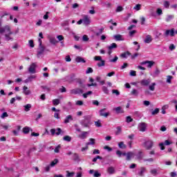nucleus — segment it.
<instances>
[{
  "label": "nucleus",
  "instance_id": "obj_1",
  "mask_svg": "<svg viewBox=\"0 0 177 177\" xmlns=\"http://www.w3.org/2000/svg\"><path fill=\"white\" fill-rule=\"evenodd\" d=\"M6 33L5 37L6 41H10V39H13L12 38L10 37V35H12L13 32L10 31V26H6L4 27L0 28V34H3Z\"/></svg>",
  "mask_w": 177,
  "mask_h": 177
},
{
  "label": "nucleus",
  "instance_id": "obj_2",
  "mask_svg": "<svg viewBox=\"0 0 177 177\" xmlns=\"http://www.w3.org/2000/svg\"><path fill=\"white\" fill-rule=\"evenodd\" d=\"M91 115L84 116V119L81 121L80 124L84 128H89L92 125V122L91 120Z\"/></svg>",
  "mask_w": 177,
  "mask_h": 177
},
{
  "label": "nucleus",
  "instance_id": "obj_3",
  "mask_svg": "<svg viewBox=\"0 0 177 177\" xmlns=\"http://www.w3.org/2000/svg\"><path fill=\"white\" fill-rule=\"evenodd\" d=\"M153 145L154 142H153V140H148L143 143L142 146L143 147H145V149H146V150H151Z\"/></svg>",
  "mask_w": 177,
  "mask_h": 177
},
{
  "label": "nucleus",
  "instance_id": "obj_4",
  "mask_svg": "<svg viewBox=\"0 0 177 177\" xmlns=\"http://www.w3.org/2000/svg\"><path fill=\"white\" fill-rule=\"evenodd\" d=\"M28 71L30 74H35V73H37V63H32L30 65Z\"/></svg>",
  "mask_w": 177,
  "mask_h": 177
},
{
  "label": "nucleus",
  "instance_id": "obj_5",
  "mask_svg": "<svg viewBox=\"0 0 177 177\" xmlns=\"http://www.w3.org/2000/svg\"><path fill=\"white\" fill-rule=\"evenodd\" d=\"M147 64V67L148 68H151L154 64H156V62H154V61H144V62H140V65L141 66H145Z\"/></svg>",
  "mask_w": 177,
  "mask_h": 177
},
{
  "label": "nucleus",
  "instance_id": "obj_6",
  "mask_svg": "<svg viewBox=\"0 0 177 177\" xmlns=\"http://www.w3.org/2000/svg\"><path fill=\"white\" fill-rule=\"evenodd\" d=\"M138 129L140 132H146V129H147V124L145 122L139 123Z\"/></svg>",
  "mask_w": 177,
  "mask_h": 177
},
{
  "label": "nucleus",
  "instance_id": "obj_7",
  "mask_svg": "<svg viewBox=\"0 0 177 177\" xmlns=\"http://www.w3.org/2000/svg\"><path fill=\"white\" fill-rule=\"evenodd\" d=\"M82 20L84 26H89V24H91V17H89V16L84 15Z\"/></svg>",
  "mask_w": 177,
  "mask_h": 177
},
{
  "label": "nucleus",
  "instance_id": "obj_8",
  "mask_svg": "<svg viewBox=\"0 0 177 177\" xmlns=\"http://www.w3.org/2000/svg\"><path fill=\"white\" fill-rule=\"evenodd\" d=\"M44 52H45V46H39V48L37 49V57H41Z\"/></svg>",
  "mask_w": 177,
  "mask_h": 177
},
{
  "label": "nucleus",
  "instance_id": "obj_9",
  "mask_svg": "<svg viewBox=\"0 0 177 177\" xmlns=\"http://www.w3.org/2000/svg\"><path fill=\"white\" fill-rule=\"evenodd\" d=\"M71 95H80L81 93H84V91L81 88H74L71 90Z\"/></svg>",
  "mask_w": 177,
  "mask_h": 177
},
{
  "label": "nucleus",
  "instance_id": "obj_10",
  "mask_svg": "<svg viewBox=\"0 0 177 177\" xmlns=\"http://www.w3.org/2000/svg\"><path fill=\"white\" fill-rule=\"evenodd\" d=\"M88 131H82L80 134L78 135V138L82 140L86 139V138H88Z\"/></svg>",
  "mask_w": 177,
  "mask_h": 177
},
{
  "label": "nucleus",
  "instance_id": "obj_11",
  "mask_svg": "<svg viewBox=\"0 0 177 177\" xmlns=\"http://www.w3.org/2000/svg\"><path fill=\"white\" fill-rule=\"evenodd\" d=\"M104 111H106V108L100 110V117H109L110 115V112L104 113Z\"/></svg>",
  "mask_w": 177,
  "mask_h": 177
},
{
  "label": "nucleus",
  "instance_id": "obj_12",
  "mask_svg": "<svg viewBox=\"0 0 177 177\" xmlns=\"http://www.w3.org/2000/svg\"><path fill=\"white\" fill-rule=\"evenodd\" d=\"M165 37H168V35H170L171 37H174L175 36V30L174 28H172L171 30H167L165 32Z\"/></svg>",
  "mask_w": 177,
  "mask_h": 177
},
{
  "label": "nucleus",
  "instance_id": "obj_13",
  "mask_svg": "<svg viewBox=\"0 0 177 177\" xmlns=\"http://www.w3.org/2000/svg\"><path fill=\"white\" fill-rule=\"evenodd\" d=\"M151 82V80H150V79H148V80L144 79L141 80L140 84L143 86H147V85H149Z\"/></svg>",
  "mask_w": 177,
  "mask_h": 177
},
{
  "label": "nucleus",
  "instance_id": "obj_14",
  "mask_svg": "<svg viewBox=\"0 0 177 177\" xmlns=\"http://www.w3.org/2000/svg\"><path fill=\"white\" fill-rule=\"evenodd\" d=\"M37 78L36 75H30L26 80H25L24 83L28 84V82H32V80H35Z\"/></svg>",
  "mask_w": 177,
  "mask_h": 177
},
{
  "label": "nucleus",
  "instance_id": "obj_15",
  "mask_svg": "<svg viewBox=\"0 0 177 177\" xmlns=\"http://www.w3.org/2000/svg\"><path fill=\"white\" fill-rule=\"evenodd\" d=\"M133 156H135L133 152H131V151L127 152V155H126V160L127 161H131V158H132V157H133Z\"/></svg>",
  "mask_w": 177,
  "mask_h": 177
},
{
  "label": "nucleus",
  "instance_id": "obj_16",
  "mask_svg": "<svg viewBox=\"0 0 177 177\" xmlns=\"http://www.w3.org/2000/svg\"><path fill=\"white\" fill-rule=\"evenodd\" d=\"M153 41V39L151 38V36L150 35H148L146 36V38L144 40V42L145 44H150Z\"/></svg>",
  "mask_w": 177,
  "mask_h": 177
},
{
  "label": "nucleus",
  "instance_id": "obj_17",
  "mask_svg": "<svg viewBox=\"0 0 177 177\" xmlns=\"http://www.w3.org/2000/svg\"><path fill=\"white\" fill-rule=\"evenodd\" d=\"M24 90V95H31V91L28 90V87H27L26 86H24L23 88Z\"/></svg>",
  "mask_w": 177,
  "mask_h": 177
},
{
  "label": "nucleus",
  "instance_id": "obj_18",
  "mask_svg": "<svg viewBox=\"0 0 177 177\" xmlns=\"http://www.w3.org/2000/svg\"><path fill=\"white\" fill-rule=\"evenodd\" d=\"M113 39H115V41H124V39L122 38V35H113Z\"/></svg>",
  "mask_w": 177,
  "mask_h": 177
},
{
  "label": "nucleus",
  "instance_id": "obj_19",
  "mask_svg": "<svg viewBox=\"0 0 177 177\" xmlns=\"http://www.w3.org/2000/svg\"><path fill=\"white\" fill-rule=\"evenodd\" d=\"M73 160H75L76 162H80V161H81V159H80V156H78L77 153H74L73 155Z\"/></svg>",
  "mask_w": 177,
  "mask_h": 177
},
{
  "label": "nucleus",
  "instance_id": "obj_20",
  "mask_svg": "<svg viewBox=\"0 0 177 177\" xmlns=\"http://www.w3.org/2000/svg\"><path fill=\"white\" fill-rule=\"evenodd\" d=\"M73 116L71 115H68V116H66V118L64 120V124H68V122H70V121H73Z\"/></svg>",
  "mask_w": 177,
  "mask_h": 177
},
{
  "label": "nucleus",
  "instance_id": "obj_21",
  "mask_svg": "<svg viewBox=\"0 0 177 177\" xmlns=\"http://www.w3.org/2000/svg\"><path fill=\"white\" fill-rule=\"evenodd\" d=\"M128 56H131V53H129V51H127L126 53H123L120 55V57L122 59H127Z\"/></svg>",
  "mask_w": 177,
  "mask_h": 177
},
{
  "label": "nucleus",
  "instance_id": "obj_22",
  "mask_svg": "<svg viewBox=\"0 0 177 177\" xmlns=\"http://www.w3.org/2000/svg\"><path fill=\"white\" fill-rule=\"evenodd\" d=\"M75 62L77 63H86V61H85V59H84V58L81 57H77L75 58Z\"/></svg>",
  "mask_w": 177,
  "mask_h": 177
},
{
  "label": "nucleus",
  "instance_id": "obj_23",
  "mask_svg": "<svg viewBox=\"0 0 177 177\" xmlns=\"http://www.w3.org/2000/svg\"><path fill=\"white\" fill-rule=\"evenodd\" d=\"M107 172L110 175H113V174H115V169H114V167H110L107 169Z\"/></svg>",
  "mask_w": 177,
  "mask_h": 177
},
{
  "label": "nucleus",
  "instance_id": "obj_24",
  "mask_svg": "<svg viewBox=\"0 0 177 177\" xmlns=\"http://www.w3.org/2000/svg\"><path fill=\"white\" fill-rule=\"evenodd\" d=\"M118 46L117 44L113 43L110 46H108L109 50H113V49H117Z\"/></svg>",
  "mask_w": 177,
  "mask_h": 177
},
{
  "label": "nucleus",
  "instance_id": "obj_25",
  "mask_svg": "<svg viewBox=\"0 0 177 177\" xmlns=\"http://www.w3.org/2000/svg\"><path fill=\"white\" fill-rule=\"evenodd\" d=\"M118 147L120 149H127V145L122 141L118 143Z\"/></svg>",
  "mask_w": 177,
  "mask_h": 177
},
{
  "label": "nucleus",
  "instance_id": "obj_26",
  "mask_svg": "<svg viewBox=\"0 0 177 177\" xmlns=\"http://www.w3.org/2000/svg\"><path fill=\"white\" fill-rule=\"evenodd\" d=\"M118 114H120V113H124V111L122 110V108L121 106H118L113 109Z\"/></svg>",
  "mask_w": 177,
  "mask_h": 177
},
{
  "label": "nucleus",
  "instance_id": "obj_27",
  "mask_svg": "<svg viewBox=\"0 0 177 177\" xmlns=\"http://www.w3.org/2000/svg\"><path fill=\"white\" fill-rule=\"evenodd\" d=\"M172 19H174V15H167L166 18H165V21L167 23H169V21H171L172 20Z\"/></svg>",
  "mask_w": 177,
  "mask_h": 177
},
{
  "label": "nucleus",
  "instance_id": "obj_28",
  "mask_svg": "<svg viewBox=\"0 0 177 177\" xmlns=\"http://www.w3.org/2000/svg\"><path fill=\"white\" fill-rule=\"evenodd\" d=\"M146 172V168L145 167H141L140 171L138 173V175L140 176H143V174Z\"/></svg>",
  "mask_w": 177,
  "mask_h": 177
},
{
  "label": "nucleus",
  "instance_id": "obj_29",
  "mask_svg": "<svg viewBox=\"0 0 177 177\" xmlns=\"http://www.w3.org/2000/svg\"><path fill=\"white\" fill-rule=\"evenodd\" d=\"M24 111H30V109H31V104H26V105H24Z\"/></svg>",
  "mask_w": 177,
  "mask_h": 177
},
{
  "label": "nucleus",
  "instance_id": "obj_30",
  "mask_svg": "<svg viewBox=\"0 0 177 177\" xmlns=\"http://www.w3.org/2000/svg\"><path fill=\"white\" fill-rule=\"evenodd\" d=\"M57 162H59V159H55L54 160H53L50 162V167H55V165H56V164H57Z\"/></svg>",
  "mask_w": 177,
  "mask_h": 177
},
{
  "label": "nucleus",
  "instance_id": "obj_31",
  "mask_svg": "<svg viewBox=\"0 0 177 177\" xmlns=\"http://www.w3.org/2000/svg\"><path fill=\"white\" fill-rule=\"evenodd\" d=\"M95 138H90L89 139V142H86V146H89L91 145H95Z\"/></svg>",
  "mask_w": 177,
  "mask_h": 177
},
{
  "label": "nucleus",
  "instance_id": "obj_32",
  "mask_svg": "<svg viewBox=\"0 0 177 177\" xmlns=\"http://www.w3.org/2000/svg\"><path fill=\"white\" fill-rule=\"evenodd\" d=\"M105 63H106V62L102 59V60L100 61V62L97 64V66L98 67H103L104 66H105V64H106Z\"/></svg>",
  "mask_w": 177,
  "mask_h": 177
},
{
  "label": "nucleus",
  "instance_id": "obj_33",
  "mask_svg": "<svg viewBox=\"0 0 177 177\" xmlns=\"http://www.w3.org/2000/svg\"><path fill=\"white\" fill-rule=\"evenodd\" d=\"M53 104H54V106H57V105L60 104V100H59V99L53 100Z\"/></svg>",
  "mask_w": 177,
  "mask_h": 177
},
{
  "label": "nucleus",
  "instance_id": "obj_34",
  "mask_svg": "<svg viewBox=\"0 0 177 177\" xmlns=\"http://www.w3.org/2000/svg\"><path fill=\"white\" fill-rule=\"evenodd\" d=\"M66 177H73L74 175H75V173H74V171L70 172L68 171H66Z\"/></svg>",
  "mask_w": 177,
  "mask_h": 177
},
{
  "label": "nucleus",
  "instance_id": "obj_35",
  "mask_svg": "<svg viewBox=\"0 0 177 177\" xmlns=\"http://www.w3.org/2000/svg\"><path fill=\"white\" fill-rule=\"evenodd\" d=\"M150 174H151V175H153V176H157L158 174V173L157 172V169H151Z\"/></svg>",
  "mask_w": 177,
  "mask_h": 177
},
{
  "label": "nucleus",
  "instance_id": "obj_36",
  "mask_svg": "<svg viewBox=\"0 0 177 177\" xmlns=\"http://www.w3.org/2000/svg\"><path fill=\"white\" fill-rule=\"evenodd\" d=\"M131 95H133V96H138V95H139V91H138V90L136 89H133L131 92Z\"/></svg>",
  "mask_w": 177,
  "mask_h": 177
},
{
  "label": "nucleus",
  "instance_id": "obj_37",
  "mask_svg": "<svg viewBox=\"0 0 177 177\" xmlns=\"http://www.w3.org/2000/svg\"><path fill=\"white\" fill-rule=\"evenodd\" d=\"M102 91L104 92V93H105L106 95H109V88H107V87L104 86H102Z\"/></svg>",
  "mask_w": 177,
  "mask_h": 177
},
{
  "label": "nucleus",
  "instance_id": "obj_38",
  "mask_svg": "<svg viewBox=\"0 0 177 177\" xmlns=\"http://www.w3.org/2000/svg\"><path fill=\"white\" fill-rule=\"evenodd\" d=\"M95 125L97 128H100V127H102V121H100V120H98L97 121L95 122Z\"/></svg>",
  "mask_w": 177,
  "mask_h": 177
},
{
  "label": "nucleus",
  "instance_id": "obj_39",
  "mask_svg": "<svg viewBox=\"0 0 177 177\" xmlns=\"http://www.w3.org/2000/svg\"><path fill=\"white\" fill-rule=\"evenodd\" d=\"M50 44H53V45H56V44H57V42H59V41H57V40H56V39L52 37L50 39Z\"/></svg>",
  "mask_w": 177,
  "mask_h": 177
},
{
  "label": "nucleus",
  "instance_id": "obj_40",
  "mask_svg": "<svg viewBox=\"0 0 177 177\" xmlns=\"http://www.w3.org/2000/svg\"><path fill=\"white\" fill-rule=\"evenodd\" d=\"M172 78H174V77L171 76V75H168L167 77V80H166V82H167V84H171V80Z\"/></svg>",
  "mask_w": 177,
  "mask_h": 177
},
{
  "label": "nucleus",
  "instance_id": "obj_41",
  "mask_svg": "<svg viewBox=\"0 0 177 177\" xmlns=\"http://www.w3.org/2000/svg\"><path fill=\"white\" fill-rule=\"evenodd\" d=\"M23 132L25 134L29 133H30V127H26L23 129Z\"/></svg>",
  "mask_w": 177,
  "mask_h": 177
},
{
  "label": "nucleus",
  "instance_id": "obj_42",
  "mask_svg": "<svg viewBox=\"0 0 177 177\" xmlns=\"http://www.w3.org/2000/svg\"><path fill=\"white\" fill-rule=\"evenodd\" d=\"M93 92L92 91H88L86 93L83 94V97H84V99H86V97H88V96H89V95H92Z\"/></svg>",
  "mask_w": 177,
  "mask_h": 177
},
{
  "label": "nucleus",
  "instance_id": "obj_43",
  "mask_svg": "<svg viewBox=\"0 0 177 177\" xmlns=\"http://www.w3.org/2000/svg\"><path fill=\"white\" fill-rule=\"evenodd\" d=\"M64 140H65L66 142H71V137H70L69 136H66L63 138Z\"/></svg>",
  "mask_w": 177,
  "mask_h": 177
},
{
  "label": "nucleus",
  "instance_id": "obj_44",
  "mask_svg": "<svg viewBox=\"0 0 177 177\" xmlns=\"http://www.w3.org/2000/svg\"><path fill=\"white\" fill-rule=\"evenodd\" d=\"M149 88L150 91H154V89H156V83H152L151 85L149 86Z\"/></svg>",
  "mask_w": 177,
  "mask_h": 177
},
{
  "label": "nucleus",
  "instance_id": "obj_45",
  "mask_svg": "<svg viewBox=\"0 0 177 177\" xmlns=\"http://www.w3.org/2000/svg\"><path fill=\"white\" fill-rule=\"evenodd\" d=\"M122 10H124V8H122L121 6H118L115 10V12H122Z\"/></svg>",
  "mask_w": 177,
  "mask_h": 177
},
{
  "label": "nucleus",
  "instance_id": "obj_46",
  "mask_svg": "<svg viewBox=\"0 0 177 177\" xmlns=\"http://www.w3.org/2000/svg\"><path fill=\"white\" fill-rule=\"evenodd\" d=\"M158 113H160V109L156 108L153 111L151 112V114L152 115H156Z\"/></svg>",
  "mask_w": 177,
  "mask_h": 177
},
{
  "label": "nucleus",
  "instance_id": "obj_47",
  "mask_svg": "<svg viewBox=\"0 0 177 177\" xmlns=\"http://www.w3.org/2000/svg\"><path fill=\"white\" fill-rule=\"evenodd\" d=\"M82 41H84V42H88V41H89V37H88L86 35H83Z\"/></svg>",
  "mask_w": 177,
  "mask_h": 177
},
{
  "label": "nucleus",
  "instance_id": "obj_48",
  "mask_svg": "<svg viewBox=\"0 0 177 177\" xmlns=\"http://www.w3.org/2000/svg\"><path fill=\"white\" fill-rule=\"evenodd\" d=\"M112 93L116 95V96H120V91L118 90L113 89Z\"/></svg>",
  "mask_w": 177,
  "mask_h": 177
},
{
  "label": "nucleus",
  "instance_id": "obj_49",
  "mask_svg": "<svg viewBox=\"0 0 177 177\" xmlns=\"http://www.w3.org/2000/svg\"><path fill=\"white\" fill-rule=\"evenodd\" d=\"M132 121H133V119H132V118H131V116H127L126 118V122H132Z\"/></svg>",
  "mask_w": 177,
  "mask_h": 177
},
{
  "label": "nucleus",
  "instance_id": "obj_50",
  "mask_svg": "<svg viewBox=\"0 0 177 177\" xmlns=\"http://www.w3.org/2000/svg\"><path fill=\"white\" fill-rule=\"evenodd\" d=\"M163 145H165V146H169V145H172V142L166 140H165V142L163 143Z\"/></svg>",
  "mask_w": 177,
  "mask_h": 177
},
{
  "label": "nucleus",
  "instance_id": "obj_51",
  "mask_svg": "<svg viewBox=\"0 0 177 177\" xmlns=\"http://www.w3.org/2000/svg\"><path fill=\"white\" fill-rule=\"evenodd\" d=\"M140 8H142V5L140 4H137L136 6L133 8L135 10H140Z\"/></svg>",
  "mask_w": 177,
  "mask_h": 177
},
{
  "label": "nucleus",
  "instance_id": "obj_52",
  "mask_svg": "<svg viewBox=\"0 0 177 177\" xmlns=\"http://www.w3.org/2000/svg\"><path fill=\"white\" fill-rule=\"evenodd\" d=\"M57 132L55 133L57 136L60 135V133H64V131H62V129H60V128H57Z\"/></svg>",
  "mask_w": 177,
  "mask_h": 177
},
{
  "label": "nucleus",
  "instance_id": "obj_53",
  "mask_svg": "<svg viewBox=\"0 0 177 177\" xmlns=\"http://www.w3.org/2000/svg\"><path fill=\"white\" fill-rule=\"evenodd\" d=\"M93 176L94 177H100V176H102V174L100 173H99V171H95L94 172Z\"/></svg>",
  "mask_w": 177,
  "mask_h": 177
},
{
  "label": "nucleus",
  "instance_id": "obj_54",
  "mask_svg": "<svg viewBox=\"0 0 177 177\" xmlns=\"http://www.w3.org/2000/svg\"><path fill=\"white\" fill-rule=\"evenodd\" d=\"M94 60H95L96 62H98V61L102 62V60L103 59H102L101 56H95L94 57Z\"/></svg>",
  "mask_w": 177,
  "mask_h": 177
},
{
  "label": "nucleus",
  "instance_id": "obj_55",
  "mask_svg": "<svg viewBox=\"0 0 177 177\" xmlns=\"http://www.w3.org/2000/svg\"><path fill=\"white\" fill-rule=\"evenodd\" d=\"M91 73H93V69L89 67L87 68V71H86V74H91Z\"/></svg>",
  "mask_w": 177,
  "mask_h": 177
},
{
  "label": "nucleus",
  "instance_id": "obj_56",
  "mask_svg": "<svg viewBox=\"0 0 177 177\" xmlns=\"http://www.w3.org/2000/svg\"><path fill=\"white\" fill-rule=\"evenodd\" d=\"M117 60H118V57L115 56V57L112 59H110L109 62H111V63H115Z\"/></svg>",
  "mask_w": 177,
  "mask_h": 177
},
{
  "label": "nucleus",
  "instance_id": "obj_57",
  "mask_svg": "<svg viewBox=\"0 0 177 177\" xmlns=\"http://www.w3.org/2000/svg\"><path fill=\"white\" fill-rule=\"evenodd\" d=\"M130 75L131 77H136V71H130Z\"/></svg>",
  "mask_w": 177,
  "mask_h": 177
},
{
  "label": "nucleus",
  "instance_id": "obj_58",
  "mask_svg": "<svg viewBox=\"0 0 177 177\" xmlns=\"http://www.w3.org/2000/svg\"><path fill=\"white\" fill-rule=\"evenodd\" d=\"M164 6L166 8V9H168L169 8V1H165L164 2Z\"/></svg>",
  "mask_w": 177,
  "mask_h": 177
},
{
  "label": "nucleus",
  "instance_id": "obj_59",
  "mask_svg": "<svg viewBox=\"0 0 177 177\" xmlns=\"http://www.w3.org/2000/svg\"><path fill=\"white\" fill-rule=\"evenodd\" d=\"M104 150H108L109 151H113V148H111L109 146H104Z\"/></svg>",
  "mask_w": 177,
  "mask_h": 177
},
{
  "label": "nucleus",
  "instance_id": "obj_60",
  "mask_svg": "<svg viewBox=\"0 0 177 177\" xmlns=\"http://www.w3.org/2000/svg\"><path fill=\"white\" fill-rule=\"evenodd\" d=\"M120 133H121V127H117V131L115 132V135H120Z\"/></svg>",
  "mask_w": 177,
  "mask_h": 177
},
{
  "label": "nucleus",
  "instance_id": "obj_61",
  "mask_svg": "<svg viewBox=\"0 0 177 177\" xmlns=\"http://www.w3.org/2000/svg\"><path fill=\"white\" fill-rule=\"evenodd\" d=\"M116 154L119 158H121V156H122V152L120 150H118L116 151Z\"/></svg>",
  "mask_w": 177,
  "mask_h": 177
},
{
  "label": "nucleus",
  "instance_id": "obj_62",
  "mask_svg": "<svg viewBox=\"0 0 177 177\" xmlns=\"http://www.w3.org/2000/svg\"><path fill=\"white\" fill-rule=\"evenodd\" d=\"M135 34H136V30H131V31H130L129 32V35L130 36V37H132L133 35H135Z\"/></svg>",
  "mask_w": 177,
  "mask_h": 177
},
{
  "label": "nucleus",
  "instance_id": "obj_63",
  "mask_svg": "<svg viewBox=\"0 0 177 177\" xmlns=\"http://www.w3.org/2000/svg\"><path fill=\"white\" fill-rule=\"evenodd\" d=\"M6 117H9V115H8V113L4 112L2 113L1 118H6Z\"/></svg>",
  "mask_w": 177,
  "mask_h": 177
},
{
  "label": "nucleus",
  "instance_id": "obj_64",
  "mask_svg": "<svg viewBox=\"0 0 177 177\" xmlns=\"http://www.w3.org/2000/svg\"><path fill=\"white\" fill-rule=\"evenodd\" d=\"M103 30H104V28H103L99 29V32H96V35L97 36L100 35V34H102L103 32Z\"/></svg>",
  "mask_w": 177,
  "mask_h": 177
}]
</instances>
